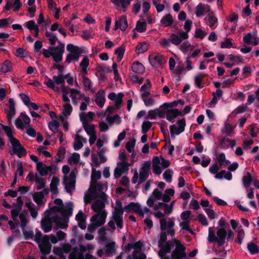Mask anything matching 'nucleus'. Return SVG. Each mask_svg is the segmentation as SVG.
Returning <instances> with one entry per match:
<instances>
[{"instance_id":"473e14b6","label":"nucleus","mask_w":259,"mask_h":259,"mask_svg":"<svg viewBox=\"0 0 259 259\" xmlns=\"http://www.w3.org/2000/svg\"><path fill=\"white\" fill-rule=\"evenodd\" d=\"M36 168L41 176H45L48 174L47 169H46V165L41 161L36 163Z\"/></svg>"},{"instance_id":"603ef678","label":"nucleus","mask_w":259,"mask_h":259,"mask_svg":"<svg viewBox=\"0 0 259 259\" xmlns=\"http://www.w3.org/2000/svg\"><path fill=\"white\" fill-rule=\"evenodd\" d=\"M54 83L57 84L64 85L65 81L63 80V74H58L57 76L54 75L53 77Z\"/></svg>"},{"instance_id":"0eeeda50","label":"nucleus","mask_w":259,"mask_h":259,"mask_svg":"<svg viewBox=\"0 0 259 259\" xmlns=\"http://www.w3.org/2000/svg\"><path fill=\"white\" fill-rule=\"evenodd\" d=\"M13 147V152L10 151V154L12 155L16 154L19 158L25 156L27 154L26 150L21 144L20 141L17 139L11 143Z\"/></svg>"},{"instance_id":"b1692460","label":"nucleus","mask_w":259,"mask_h":259,"mask_svg":"<svg viewBox=\"0 0 259 259\" xmlns=\"http://www.w3.org/2000/svg\"><path fill=\"white\" fill-rule=\"evenodd\" d=\"M184 39L181 32H179V35L175 33H171L170 34L169 41L176 46L179 45Z\"/></svg>"},{"instance_id":"8fccbe9b","label":"nucleus","mask_w":259,"mask_h":259,"mask_svg":"<svg viewBox=\"0 0 259 259\" xmlns=\"http://www.w3.org/2000/svg\"><path fill=\"white\" fill-rule=\"evenodd\" d=\"M82 78L83 85L93 92V90L92 88V82L91 80L84 75H82Z\"/></svg>"},{"instance_id":"6e6d98bb","label":"nucleus","mask_w":259,"mask_h":259,"mask_svg":"<svg viewBox=\"0 0 259 259\" xmlns=\"http://www.w3.org/2000/svg\"><path fill=\"white\" fill-rule=\"evenodd\" d=\"M35 181L38 184L36 187L37 190H40L45 187V183L42 178L39 177L36 174L35 177Z\"/></svg>"},{"instance_id":"dca6fc26","label":"nucleus","mask_w":259,"mask_h":259,"mask_svg":"<svg viewBox=\"0 0 259 259\" xmlns=\"http://www.w3.org/2000/svg\"><path fill=\"white\" fill-rule=\"evenodd\" d=\"M73 203L71 201L66 203V205L61 207V214L63 216V218H68L72 215L73 213Z\"/></svg>"},{"instance_id":"72a5a7b5","label":"nucleus","mask_w":259,"mask_h":259,"mask_svg":"<svg viewBox=\"0 0 259 259\" xmlns=\"http://www.w3.org/2000/svg\"><path fill=\"white\" fill-rule=\"evenodd\" d=\"M242 180L245 188H249L252 182V176L249 172H247L246 175L243 176Z\"/></svg>"},{"instance_id":"de8ad7c7","label":"nucleus","mask_w":259,"mask_h":259,"mask_svg":"<svg viewBox=\"0 0 259 259\" xmlns=\"http://www.w3.org/2000/svg\"><path fill=\"white\" fill-rule=\"evenodd\" d=\"M98 233L99 239L102 242H105L107 240L106 232L104 227H102L98 230Z\"/></svg>"},{"instance_id":"c03bdc74","label":"nucleus","mask_w":259,"mask_h":259,"mask_svg":"<svg viewBox=\"0 0 259 259\" xmlns=\"http://www.w3.org/2000/svg\"><path fill=\"white\" fill-rule=\"evenodd\" d=\"M165 244L164 243L161 244V247L167 252L168 253L171 252V247L173 246L175 241L174 239L166 241Z\"/></svg>"},{"instance_id":"5701e85b","label":"nucleus","mask_w":259,"mask_h":259,"mask_svg":"<svg viewBox=\"0 0 259 259\" xmlns=\"http://www.w3.org/2000/svg\"><path fill=\"white\" fill-rule=\"evenodd\" d=\"M160 24L164 27L170 26L174 23V19L170 14L165 15L160 20Z\"/></svg>"},{"instance_id":"680f3d73","label":"nucleus","mask_w":259,"mask_h":259,"mask_svg":"<svg viewBox=\"0 0 259 259\" xmlns=\"http://www.w3.org/2000/svg\"><path fill=\"white\" fill-rule=\"evenodd\" d=\"M245 234L243 229H241L238 231L237 236L235 241L237 242L240 245L242 244V241L244 238Z\"/></svg>"},{"instance_id":"49530a36","label":"nucleus","mask_w":259,"mask_h":259,"mask_svg":"<svg viewBox=\"0 0 259 259\" xmlns=\"http://www.w3.org/2000/svg\"><path fill=\"white\" fill-rule=\"evenodd\" d=\"M115 244V243L114 241H112L109 243H107L106 244L105 252L108 256H110V255L113 252Z\"/></svg>"},{"instance_id":"774afa93","label":"nucleus","mask_w":259,"mask_h":259,"mask_svg":"<svg viewBox=\"0 0 259 259\" xmlns=\"http://www.w3.org/2000/svg\"><path fill=\"white\" fill-rule=\"evenodd\" d=\"M198 220L199 222L204 226H207L208 225V222L207 220V219L204 214L203 213H200L198 215L197 217Z\"/></svg>"},{"instance_id":"79ce46f5","label":"nucleus","mask_w":259,"mask_h":259,"mask_svg":"<svg viewBox=\"0 0 259 259\" xmlns=\"http://www.w3.org/2000/svg\"><path fill=\"white\" fill-rule=\"evenodd\" d=\"M150 171L140 170L139 173V184L145 182L148 178Z\"/></svg>"},{"instance_id":"423d86ee","label":"nucleus","mask_w":259,"mask_h":259,"mask_svg":"<svg viewBox=\"0 0 259 259\" xmlns=\"http://www.w3.org/2000/svg\"><path fill=\"white\" fill-rule=\"evenodd\" d=\"M76 170L73 169L69 175L68 178H64L63 180V184L65 186L66 191L70 193L71 190L75 189L76 183Z\"/></svg>"},{"instance_id":"a18cd8bd","label":"nucleus","mask_w":259,"mask_h":259,"mask_svg":"<svg viewBox=\"0 0 259 259\" xmlns=\"http://www.w3.org/2000/svg\"><path fill=\"white\" fill-rule=\"evenodd\" d=\"M48 126L49 129L51 131H52L53 133H56L58 130L60 124L57 120H53L52 121L50 122L49 123Z\"/></svg>"},{"instance_id":"c9c22d12","label":"nucleus","mask_w":259,"mask_h":259,"mask_svg":"<svg viewBox=\"0 0 259 259\" xmlns=\"http://www.w3.org/2000/svg\"><path fill=\"white\" fill-rule=\"evenodd\" d=\"M147 28V24L145 22H141L140 20L138 21L135 30L138 32L142 33L146 31Z\"/></svg>"},{"instance_id":"1a4fd4ad","label":"nucleus","mask_w":259,"mask_h":259,"mask_svg":"<svg viewBox=\"0 0 259 259\" xmlns=\"http://www.w3.org/2000/svg\"><path fill=\"white\" fill-rule=\"evenodd\" d=\"M96 69L98 72L96 73V75H99L98 79L100 81L106 79V74L112 71V70L109 67L104 64L98 65Z\"/></svg>"},{"instance_id":"f704fd0d","label":"nucleus","mask_w":259,"mask_h":259,"mask_svg":"<svg viewBox=\"0 0 259 259\" xmlns=\"http://www.w3.org/2000/svg\"><path fill=\"white\" fill-rule=\"evenodd\" d=\"M51 244H40L38 246L41 253L44 255L49 254L51 252Z\"/></svg>"},{"instance_id":"58836bf2","label":"nucleus","mask_w":259,"mask_h":259,"mask_svg":"<svg viewBox=\"0 0 259 259\" xmlns=\"http://www.w3.org/2000/svg\"><path fill=\"white\" fill-rule=\"evenodd\" d=\"M6 1H7V3H6L5 6L3 8V11H9L11 9L13 5L22 6V4L21 3L20 0H15L13 4L11 2V0H6Z\"/></svg>"},{"instance_id":"052dcab7","label":"nucleus","mask_w":259,"mask_h":259,"mask_svg":"<svg viewBox=\"0 0 259 259\" xmlns=\"http://www.w3.org/2000/svg\"><path fill=\"white\" fill-rule=\"evenodd\" d=\"M133 248L135 250L134 252L135 253H140L141 251L142 248L143 246V243L141 241L139 240L135 243L133 244Z\"/></svg>"},{"instance_id":"4d7b16f0","label":"nucleus","mask_w":259,"mask_h":259,"mask_svg":"<svg viewBox=\"0 0 259 259\" xmlns=\"http://www.w3.org/2000/svg\"><path fill=\"white\" fill-rule=\"evenodd\" d=\"M207 33L200 28H196L195 31V37L202 40L206 35Z\"/></svg>"},{"instance_id":"cd10ccee","label":"nucleus","mask_w":259,"mask_h":259,"mask_svg":"<svg viewBox=\"0 0 259 259\" xmlns=\"http://www.w3.org/2000/svg\"><path fill=\"white\" fill-rule=\"evenodd\" d=\"M59 182L60 180L58 178L54 177L50 184V190L55 194L58 193L57 186L59 184Z\"/></svg>"},{"instance_id":"7ed1b4c3","label":"nucleus","mask_w":259,"mask_h":259,"mask_svg":"<svg viewBox=\"0 0 259 259\" xmlns=\"http://www.w3.org/2000/svg\"><path fill=\"white\" fill-rule=\"evenodd\" d=\"M104 185L101 183H91L90 187L88 190L89 193H87L84 196V202L85 204L90 203L91 201L94 200L93 195L97 194V191L99 192H103Z\"/></svg>"},{"instance_id":"13d9d810","label":"nucleus","mask_w":259,"mask_h":259,"mask_svg":"<svg viewBox=\"0 0 259 259\" xmlns=\"http://www.w3.org/2000/svg\"><path fill=\"white\" fill-rule=\"evenodd\" d=\"M135 144L136 140L135 139H133L126 143L125 145V148L130 153H131L133 151Z\"/></svg>"},{"instance_id":"e2e57ef3","label":"nucleus","mask_w":259,"mask_h":259,"mask_svg":"<svg viewBox=\"0 0 259 259\" xmlns=\"http://www.w3.org/2000/svg\"><path fill=\"white\" fill-rule=\"evenodd\" d=\"M209 26L210 28H212L214 24L218 22L217 18L213 14H209L208 15Z\"/></svg>"},{"instance_id":"aec40b11","label":"nucleus","mask_w":259,"mask_h":259,"mask_svg":"<svg viewBox=\"0 0 259 259\" xmlns=\"http://www.w3.org/2000/svg\"><path fill=\"white\" fill-rule=\"evenodd\" d=\"M131 69L135 73L139 74H143L145 71L144 66L139 61H135L133 63Z\"/></svg>"},{"instance_id":"c756f323","label":"nucleus","mask_w":259,"mask_h":259,"mask_svg":"<svg viewBox=\"0 0 259 259\" xmlns=\"http://www.w3.org/2000/svg\"><path fill=\"white\" fill-rule=\"evenodd\" d=\"M205 76V74L203 73H201L195 77L194 83L196 87L199 89H202L204 87V84L202 83V81Z\"/></svg>"},{"instance_id":"2eb2a0df","label":"nucleus","mask_w":259,"mask_h":259,"mask_svg":"<svg viewBox=\"0 0 259 259\" xmlns=\"http://www.w3.org/2000/svg\"><path fill=\"white\" fill-rule=\"evenodd\" d=\"M178 116H183L182 113L178 109H167L166 119L171 123L175 122V118Z\"/></svg>"},{"instance_id":"3c124183","label":"nucleus","mask_w":259,"mask_h":259,"mask_svg":"<svg viewBox=\"0 0 259 259\" xmlns=\"http://www.w3.org/2000/svg\"><path fill=\"white\" fill-rule=\"evenodd\" d=\"M172 174L173 171L172 170L169 169H166L163 174L164 180L167 182H171Z\"/></svg>"},{"instance_id":"e433bc0d","label":"nucleus","mask_w":259,"mask_h":259,"mask_svg":"<svg viewBox=\"0 0 259 259\" xmlns=\"http://www.w3.org/2000/svg\"><path fill=\"white\" fill-rule=\"evenodd\" d=\"M125 50V47L123 46L119 47L115 49V54L117 55V62H120L122 59Z\"/></svg>"},{"instance_id":"864d4df0","label":"nucleus","mask_w":259,"mask_h":259,"mask_svg":"<svg viewBox=\"0 0 259 259\" xmlns=\"http://www.w3.org/2000/svg\"><path fill=\"white\" fill-rule=\"evenodd\" d=\"M151 126L152 122L149 121H144L142 124V133L143 134H146Z\"/></svg>"},{"instance_id":"7c9ffc66","label":"nucleus","mask_w":259,"mask_h":259,"mask_svg":"<svg viewBox=\"0 0 259 259\" xmlns=\"http://www.w3.org/2000/svg\"><path fill=\"white\" fill-rule=\"evenodd\" d=\"M44 198V196L43 192H35L33 195V199L38 205H41L44 203L42 201Z\"/></svg>"},{"instance_id":"393cba45","label":"nucleus","mask_w":259,"mask_h":259,"mask_svg":"<svg viewBox=\"0 0 259 259\" xmlns=\"http://www.w3.org/2000/svg\"><path fill=\"white\" fill-rule=\"evenodd\" d=\"M192 25V21L191 20L188 19L185 21L184 28L186 30V32L183 31H181V34H182V36L184 39H187L189 37L188 32H189L191 30V27Z\"/></svg>"},{"instance_id":"69168bd1","label":"nucleus","mask_w":259,"mask_h":259,"mask_svg":"<svg viewBox=\"0 0 259 259\" xmlns=\"http://www.w3.org/2000/svg\"><path fill=\"white\" fill-rule=\"evenodd\" d=\"M218 225V228H224L225 230H226L229 227V223L223 217L219 220Z\"/></svg>"},{"instance_id":"338daca9","label":"nucleus","mask_w":259,"mask_h":259,"mask_svg":"<svg viewBox=\"0 0 259 259\" xmlns=\"http://www.w3.org/2000/svg\"><path fill=\"white\" fill-rule=\"evenodd\" d=\"M19 96L23 103L28 107H29V104L31 102L29 96L23 93L20 94Z\"/></svg>"},{"instance_id":"9d476101","label":"nucleus","mask_w":259,"mask_h":259,"mask_svg":"<svg viewBox=\"0 0 259 259\" xmlns=\"http://www.w3.org/2000/svg\"><path fill=\"white\" fill-rule=\"evenodd\" d=\"M124 209L127 213H130L133 211L138 214L140 216L144 217L143 210L141 209L139 203L131 202L128 205L124 206Z\"/></svg>"},{"instance_id":"bb28decb","label":"nucleus","mask_w":259,"mask_h":259,"mask_svg":"<svg viewBox=\"0 0 259 259\" xmlns=\"http://www.w3.org/2000/svg\"><path fill=\"white\" fill-rule=\"evenodd\" d=\"M0 125L2 126V129L5 131L6 135L9 138L10 143L17 139L13 136L12 130L10 127L4 125L2 123H0Z\"/></svg>"},{"instance_id":"f8f14e48","label":"nucleus","mask_w":259,"mask_h":259,"mask_svg":"<svg viewBox=\"0 0 259 259\" xmlns=\"http://www.w3.org/2000/svg\"><path fill=\"white\" fill-rule=\"evenodd\" d=\"M66 50L70 53L74 54L73 61H78L80 55L83 53V51L81 48L72 44H68L67 45Z\"/></svg>"},{"instance_id":"f257e3e1","label":"nucleus","mask_w":259,"mask_h":259,"mask_svg":"<svg viewBox=\"0 0 259 259\" xmlns=\"http://www.w3.org/2000/svg\"><path fill=\"white\" fill-rule=\"evenodd\" d=\"M216 235L212 230V228L208 229V241L209 243L217 242L220 247L223 246L226 242L227 236V230L224 228H217Z\"/></svg>"},{"instance_id":"4c0bfd02","label":"nucleus","mask_w":259,"mask_h":259,"mask_svg":"<svg viewBox=\"0 0 259 259\" xmlns=\"http://www.w3.org/2000/svg\"><path fill=\"white\" fill-rule=\"evenodd\" d=\"M63 50L61 49L59 52H55L53 54V61L56 63H59L62 61L63 54L64 53Z\"/></svg>"},{"instance_id":"2f4dec72","label":"nucleus","mask_w":259,"mask_h":259,"mask_svg":"<svg viewBox=\"0 0 259 259\" xmlns=\"http://www.w3.org/2000/svg\"><path fill=\"white\" fill-rule=\"evenodd\" d=\"M247 248L251 254L253 255L259 253V246L253 242L248 243Z\"/></svg>"},{"instance_id":"20e7f679","label":"nucleus","mask_w":259,"mask_h":259,"mask_svg":"<svg viewBox=\"0 0 259 259\" xmlns=\"http://www.w3.org/2000/svg\"><path fill=\"white\" fill-rule=\"evenodd\" d=\"M116 203L117 206L112 212V219L115 221L117 227L122 229L123 227V214L124 209L122 208V203L119 200H116Z\"/></svg>"},{"instance_id":"f3484780","label":"nucleus","mask_w":259,"mask_h":259,"mask_svg":"<svg viewBox=\"0 0 259 259\" xmlns=\"http://www.w3.org/2000/svg\"><path fill=\"white\" fill-rule=\"evenodd\" d=\"M149 61L151 65L154 67L157 66L162 65L165 62L163 57L160 55H150L149 57Z\"/></svg>"},{"instance_id":"0e129e2a","label":"nucleus","mask_w":259,"mask_h":259,"mask_svg":"<svg viewBox=\"0 0 259 259\" xmlns=\"http://www.w3.org/2000/svg\"><path fill=\"white\" fill-rule=\"evenodd\" d=\"M123 94L122 93H118V99L115 101V109H119L122 103V98L123 97Z\"/></svg>"},{"instance_id":"5fc2aeb1","label":"nucleus","mask_w":259,"mask_h":259,"mask_svg":"<svg viewBox=\"0 0 259 259\" xmlns=\"http://www.w3.org/2000/svg\"><path fill=\"white\" fill-rule=\"evenodd\" d=\"M64 111L62 113L64 116H67L71 114L72 111V107L70 103H66L63 106Z\"/></svg>"},{"instance_id":"6ab92c4d","label":"nucleus","mask_w":259,"mask_h":259,"mask_svg":"<svg viewBox=\"0 0 259 259\" xmlns=\"http://www.w3.org/2000/svg\"><path fill=\"white\" fill-rule=\"evenodd\" d=\"M53 221L54 223H56V225L61 228L65 229L68 226L67 223L68 222V219L66 218H62L58 215H55L52 217Z\"/></svg>"},{"instance_id":"9b49d317","label":"nucleus","mask_w":259,"mask_h":259,"mask_svg":"<svg viewBox=\"0 0 259 259\" xmlns=\"http://www.w3.org/2000/svg\"><path fill=\"white\" fill-rule=\"evenodd\" d=\"M160 226L161 232L160 234V239L158 242V247H160L161 244L165 243L167 240V235L165 231L166 229V220L165 219L160 220Z\"/></svg>"},{"instance_id":"ea45409f","label":"nucleus","mask_w":259,"mask_h":259,"mask_svg":"<svg viewBox=\"0 0 259 259\" xmlns=\"http://www.w3.org/2000/svg\"><path fill=\"white\" fill-rule=\"evenodd\" d=\"M45 36L48 38L52 46L55 45V43L58 40L57 36L53 33L48 31H46Z\"/></svg>"},{"instance_id":"a878e982","label":"nucleus","mask_w":259,"mask_h":259,"mask_svg":"<svg viewBox=\"0 0 259 259\" xmlns=\"http://www.w3.org/2000/svg\"><path fill=\"white\" fill-rule=\"evenodd\" d=\"M12 63L9 60H6L2 64L0 68V71L7 73L10 72L12 69Z\"/></svg>"},{"instance_id":"a19ab883","label":"nucleus","mask_w":259,"mask_h":259,"mask_svg":"<svg viewBox=\"0 0 259 259\" xmlns=\"http://www.w3.org/2000/svg\"><path fill=\"white\" fill-rule=\"evenodd\" d=\"M111 2L117 6L121 5L122 8H126L130 4V0H110Z\"/></svg>"},{"instance_id":"37998d69","label":"nucleus","mask_w":259,"mask_h":259,"mask_svg":"<svg viewBox=\"0 0 259 259\" xmlns=\"http://www.w3.org/2000/svg\"><path fill=\"white\" fill-rule=\"evenodd\" d=\"M101 178V172L99 170L92 169L91 174V183H94L97 182L98 180L100 179Z\"/></svg>"},{"instance_id":"a211bd4d","label":"nucleus","mask_w":259,"mask_h":259,"mask_svg":"<svg viewBox=\"0 0 259 259\" xmlns=\"http://www.w3.org/2000/svg\"><path fill=\"white\" fill-rule=\"evenodd\" d=\"M53 222L52 218H47L41 221V228L44 232L48 233L52 230Z\"/></svg>"},{"instance_id":"412c9836","label":"nucleus","mask_w":259,"mask_h":259,"mask_svg":"<svg viewBox=\"0 0 259 259\" xmlns=\"http://www.w3.org/2000/svg\"><path fill=\"white\" fill-rule=\"evenodd\" d=\"M105 94V93L104 90H100L96 95L95 102L96 104L101 108L104 106L106 101Z\"/></svg>"},{"instance_id":"c85d7f7f","label":"nucleus","mask_w":259,"mask_h":259,"mask_svg":"<svg viewBox=\"0 0 259 259\" xmlns=\"http://www.w3.org/2000/svg\"><path fill=\"white\" fill-rule=\"evenodd\" d=\"M149 47V45L146 41H143L142 42L139 43L136 49V52L137 54H142L148 50Z\"/></svg>"},{"instance_id":"4be33fe9","label":"nucleus","mask_w":259,"mask_h":259,"mask_svg":"<svg viewBox=\"0 0 259 259\" xmlns=\"http://www.w3.org/2000/svg\"><path fill=\"white\" fill-rule=\"evenodd\" d=\"M105 206V203L103 201L97 199L92 203L91 208L95 212H98V213H102V212L100 213V211Z\"/></svg>"},{"instance_id":"6e6552de","label":"nucleus","mask_w":259,"mask_h":259,"mask_svg":"<svg viewBox=\"0 0 259 259\" xmlns=\"http://www.w3.org/2000/svg\"><path fill=\"white\" fill-rule=\"evenodd\" d=\"M177 123L179 124V127L175 124H172L169 126V130L171 137H173L175 135H179L183 133L185 130L186 126V120L184 118L177 121Z\"/></svg>"},{"instance_id":"ddd939ff","label":"nucleus","mask_w":259,"mask_h":259,"mask_svg":"<svg viewBox=\"0 0 259 259\" xmlns=\"http://www.w3.org/2000/svg\"><path fill=\"white\" fill-rule=\"evenodd\" d=\"M82 114L83 113L80 115V119L82 123L83 128L87 134L88 135H90L91 134H93V133H96L95 131V124H92L91 125H89L86 117L84 116H83Z\"/></svg>"},{"instance_id":"09e8293b","label":"nucleus","mask_w":259,"mask_h":259,"mask_svg":"<svg viewBox=\"0 0 259 259\" xmlns=\"http://www.w3.org/2000/svg\"><path fill=\"white\" fill-rule=\"evenodd\" d=\"M204 5L202 3H199L196 7L195 14L197 17H200L204 14Z\"/></svg>"},{"instance_id":"bf43d9fd","label":"nucleus","mask_w":259,"mask_h":259,"mask_svg":"<svg viewBox=\"0 0 259 259\" xmlns=\"http://www.w3.org/2000/svg\"><path fill=\"white\" fill-rule=\"evenodd\" d=\"M178 106L177 101H174L172 102L164 103L160 106V108H164V109L167 110L168 108L176 107Z\"/></svg>"},{"instance_id":"4468645a","label":"nucleus","mask_w":259,"mask_h":259,"mask_svg":"<svg viewBox=\"0 0 259 259\" xmlns=\"http://www.w3.org/2000/svg\"><path fill=\"white\" fill-rule=\"evenodd\" d=\"M127 21L125 15H122L119 20H116L114 26V30L119 28L121 31H124L127 27Z\"/></svg>"},{"instance_id":"39448f33","label":"nucleus","mask_w":259,"mask_h":259,"mask_svg":"<svg viewBox=\"0 0 259 259\" xmlns=\"http://www.w3.org/2000/svg\"><path fill=\"white\" fill-rule=\"evenodd\" d=\"M176 244V248L172 251L171 254V259H184L186 257V247L181 242L176 238H174Z\"/></svg>"},{"instance_id":"f03ea898","label":"nucleus","mask_w":259,"mask_h":259,"mask_svg":"<svg viewBox=\"0 0 259 259\" xmlns=\"http://www.w3.org/2000/svg\"><path fill=\"white\" fill-rule=\"evenodd\" d=\"M106 217L107 212L105 211L92 216L91 218V223L88 227V231L90 233L95 231L97 227L104 224Z\"/></svg>"}]
</instances>
